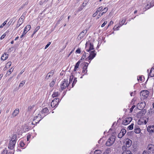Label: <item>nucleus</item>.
Segmentation results:
<instances>
[{
  "instance_id": "3c124183",
  "label": "nucleus",
  "mask_w": 154,
  "mask_h": 154,
  "mask_svg": "<svg viewBox=\"0 0 154 154\" xmlns=\"http://www.w3.org/2000/svg\"><path fill=\"white\" fill-rule=\"evenodd\" d=\"M105 13V12H102L101 14H99L97 16L98 17L97 18H99L100 17L102 16Z\"/></svg>"
},
{
  "instance_id": "9b49d317",
  "label": "nucleus",
  "mask_w": 154,
  "mask_h": 154,
  "mask_svg": "<svg viewBox=\"0 0 154 154\" xmlns=\"http://www.w3.org/2000/svg\"><path fill=\"white\" fill-rule=\"evenodd\" d=\"M132 120V118L131 117L127 118L123 121L122 124L124 125H127L129 124Z\"/></svg>"
},
{
  "instance_id": "aec40b11",
  "label": "nucleus",
  "mask_w": 154,
  "mask_h": 154,
  "mask_svg": "<svg viewBox=\"0 0 154 154\" xmlns=\"http://www.w3.org/2000/svg\"><path fill=\"white\" fill-rule=\"evenodd\" d=\"M8 55L6 53H5L4 54H3L1 57V59L2 60H5L7 59L8 57Z\"/></svg>"
},
{
  "instance_id": "f03ea898",
  "label": "nucleus",
  "mask_w": 154,
  "mask_h": 154,
  "mask_svg": "<svg viewBox=\"0 0 154 154\" xmlns=\"http://www.w3.org/2000/svg\"><path fill=\"white\" fill-rule=\"evenodd\" d=\"M89 56L85 59L86 61H88L89 63H90L91 61L96 56V53H95V51L93 50L90 51Z\"/></svg>"
},
{
  "instance_id": "5fc2aeb1",
  "label": "nucleus",
  "mask_w": 154,
  "mask_h": 154,
  "mask_svg": "<svg viewBox=\"0 0 154 154\" xmlns=\"http://www.w3.org/2000/svg\"><path fill=\"white\" fill-rule=\"evenodd\" d=\"M51 44V42H49L45 46V49H46V48H47Z\"/></svg>"
},
{
  "instance_id": "39448f33",
  "label": "nucleus",
  "mask_w": 154,
  "mask_h": 154,
  "mask_svg": "<svg viewBox=\"0 0 154 154\" xmlns=\"http://www.w3.org/2000/svg\"><path fill=\"white\" fill-rule=\"evenodd\" d=\"M147 152L149 154H154V146L152 144H149L147 147Z\"/></svg>"
},
{
  "instance_id": "79ce46f5",
  "label": "nucleus",
  "mask_w": 154,
  "mask_h": 154,
  "mask_svg": "<svg viewBox=\"0 0 154 154\" xmlns=\"http://www.w3.org/2000/svg\"><path fill=\"white\" fill-rule=\"evenodd\" d=\"M120 26L119 25V26H117L116 25H115L114 28L113 29L115 30H118L119 29V28L120 27Z\"/></svg>"
},
{
  "instance_id": "f257e3e1",
  "label": "nucleus",
  "mask_w": 154,
  "mask_h": 154,
  "mask_svg": "<svg viewBox=\"0 0 154 154\" xmlns=\"http://www.w3.org/2000/svg\"><path fill=\"white\" fill-rule=\"evenodd\" d=\"M132 140L128 139L124 143V145L122 147V150H127V148L129 147L131 145Z\"/></svg>"
},
{
  "instance_id": "052dcab7",
  "label": "nucleus",
  "mask_w": 154,
  "mask_h": 154,
  "mask_svg": "<svg viewBox=\"0 0 154 154\" xmlns=\"http://www.w3.org/2000/svg\"><path fill=\"white\" fill-rule=\"evenodd\" d=\"M98 12L96 11L93 15V17H95L98 14Z\"/></svg>"
},
{
  "instance_id": "864d4df0",
  "label": "nucleus",
  "mask_w": 154,
  "mask_h": 154,
  "mask_svg": "<svg viewBox=\"0 0 154 154\" xmlns=\"http://www.w3.org/2000/svg\"><path fill=\"white\" fill-rule=\"evenodd\" d=\"M32 109V107L31 106H28V111L30 112Z\"/></svg>"
},
{
  "instance_id": "4468645a",
  "label": "nucleus",
  "mask_w": 154,
  "mask_h": 154,
  "mask_svg": "<svg viewBox=\"0 0 154 154\" xmlns=\"http://www.w3.org/2000/svg\"><path fill=\"white\" fill-rule=\"evenodd\" d=\"M19 109H16L12 114L11 117L14 118L19 113Z\"/></svg>"
},
{
  "instance_id": "2eb2a0df",
  "label": "nucleus",
  "mask_w": 154,
  "mask_h": 154,
  "mask_svg": "<svg viewBox=\"0 0 154 154\" xmlns=\"http://www.w3.org/2000/svg\"><path fill=\"white\" fill-rule=\"evenodd\" d=\"M87 32V30L86 29L84 30L79 34L78 36L80 38H81L85 36Z\"/></svg>"
},
{
  "instance_id": "de8ad7c7",
  "label": "nucleus",
  "mask_w": 154,
  "mask_h": 154,
  "mask_svg": "<svg viewBox=\"0 0 154 154\" xmlns=\"http://www.w3.org/2000/svg\"><path fill=\"white\" fill-rule=\"evenodd\" d=\"M107 22L106 21H105L101 25V27H103L107 23Z\"/></svg>"
},
{
  "instance_id": "b1692460",
  "label": "nucleus",
  "mask_w": 154,
  "mask_h": 154,
  "mask_svg": "<svg viewBox=\"0 0 154 154\" xmlns=\"http://www.w3.org/2000/svg\"><path fill=\"white\" fill-rule=\"evenodd\" d=\"M123 152L122 154H132L130 150H123Z\"/></svg>"
},
{
  "instance_id": "e433bc0d",
  "label": "nucleus",
  "mask_w": 154,
  "mask_h": 154,
  "mask_svg": "<svg viewBox=\"0 0 154 154\" xmlns=\"http://www.w3.org/2000/svg\"><path fill=\"white\" fill-rule=\"evenodd\" d=\"M8 19L5 21L0 26V27L1 28H2L6 24L7 21H8Z\"/></svg>"
},
{
  "instance_id": "423d86ee",
  "label": "nucleus",
  "mask_w": 154,
  "mask_h": 154,
  "mask_svg": "<svg viewBox=\"0 0 154 154\" xmlns=\"http://www.w3.org/2000/svg\"><path fill=\"white\" fill-rule=\"evenodd\" d=\"M68 81L65 79H64V80L62 81L61 84V88L62 90H63L66 87L68 86L69 85H68Z\"/></svg>"
},
{
  "instance_id": "c756f323",
  "label": "nucleus",
  "mask_w": 154,
  "mask_h": 154,
  "mask_svg": "<svg viewBox=\"0 0 154 154\" xmlns=\"http://www.w3.org/2000/svg\"><path fill=\"white\" fill-rule=\"evenodd\" d=\"M56 80L54 79L51 82V83H50V86L51 87H53L55 82Z\"/></svg>"
},
{
  "instance_id": "0e129e2a",
  "label": "nucleus",
  "mask_w": 154,
  "mask_h": 154,
  "mask_svg": "<svg viewBox=\"0 0 154 154\" xmlns=\"http://www.w3.org/2000/svg\"><path fill=\"white\" fill-rule=\"evenodd\" d=\"M84 65V66H86V67L87 68L88 67V63H87V62H85L84 64L83 65Z\"/></svg>"
},
{
  "instance_id": "5701e85b",
  "label": "nucleus",
  "mask_w": 154,
  "mask_h": 154,
  "mask_svg": "<svg viewBox=\"0 0 154 154\" xmlns=\"http://www.w3.org/2000/svg\"><path fill=\"white\" fill-rule=\"evenodd\" d=\"M87 68L86 67V66H84L83 68V70L82 71V73H84V74L83 75V76L84 75L87 74Z\"/></svg>"
},
{
  "instance_id": "ea45409f",
  "label": "nucleus",
  "mask_w": 154,
  "mask_h": 154,
  "mask_svg": "<svg viewBox=\"0 0 154 154\" xmlns=\"http://www.w3.org/2000/svg\"><path fill=\"white\" fill-rule=\"evenodd\" d=\"M80 63V61H79L75 64V67L76 68H78L79 67V64Z\"/></svg>"
},
{
  "instance_id": "13d9d810",
  "label": "nucleus",
  "mask_w": 154,
  "mask_h": 154,
  "mask_svg": "<svg viewBox=\"0 0 154 154\" xmlns=\"http://www.w3.org/2000/svg\"><path fill=\"white\" fill-rule=\"evenodd\" d=\"M151 6L150 5H149V4H147L146 6V9H148L150 8L151 7Z\"/></svg>"
},
{
  "instance_id": "4be33fe9",
  "label": "nucleus",
  "mask_w": 154,
  "mask_h": 154,
  "mask_svg": "<svg viewBox=\"0 0 154 154\" xmlns=\"http://www.w3.org/2000/svg\"><path fill=\"white\" fill-rule=\"evenodd\" d=\"M149 75L151 77H153L154 76V68H152L150 70V72L149 74Z\"/></svg>"
},
{
  "instance_id": "cd10ccee",
  "label": "nucleus",
  "mask_w": 154,
  "mask_h": 154,
  "mask_svg": "<svg viewBox=\"0 0 154 154\" xmlns=\"http://www.w3.org/2000/svg\"><path fill=\"white\" fill-rule=\"evenodd\" d=\"M126 18H124L120 22L119 24L120 26H122L124 24Z\"/></svg>"
},
{
  "instance_id": "6e6552de",
  "label": "nucleus",
  "mask_w": 154,
  "mask_h": 154,
  "mask_svg": "<svg viewBox=\"0 0 154 154\" xmlns=\"http://www.w3.org/2000/svg\"><path fill=\"white\" fill-rule=\"evenodd\" d=\"M30 25H27L25 28L23 33L20 36V38H22L25 35L27 32L30 30Z\"/></svg>"
},
{
  "instance_id": "338daca9",
  "label": "nucleus",
  "mask_w": 154,
  "mask_h": 154,
  "mask_svg": "<svg viewBox=\"0 0 154 154\" xmlns=\"http://www.w3.org/2000/svg\"><path fill=\"white\" fill-rule=\"evenodd\" d=\"M84 8V7H83L82 6H80L79 8V11H81Z\"/></svg>"
},
{
  "instance_id": "6ab92c4d",
  "label": "nucleus",
  "mask_w": 154,
  "mask_h": 154,
  "mask_svg": "<svg viewBox=\"0 0 154 154\" xmlns=\"http://www.w3.org/2000/svg\"><path fill=\"white\" fill-rule=\"evenodd\" d=\"M112 150V148H108L106 149L103 154H109Z\"/></svg>"
},
{
  "instance_id": "6e6d98bb",
  "label": "nucleus",
  "mask_w": 154,
  "mask_h": 154,
  "mask_svg": "<svg viewBox=\"0 0 154 154\" xmlns=\"http://www.w3.org/2000/svg\"><path fill=\"white\" fill-rule=\"evenodd\" d=\"M150 5L151 7H152L154 5V2L153 1H151L150 3Z\"/></svg>"
},
{
  "instance_id": "bf43d9fd",
  "label": "nucleus",
  "mask_w": 154,
  "mask_h": 154,
  "mask_svg": "<svg viewBox=\"0 0 154 154\" xmlns=\"http://www.w3.org/2000/svg\"><path fill=\"white\" fill-rule=\"evenodd\" d=\"M135 107V106L133 105L130 109V111L131 112H132L134 108Z\"/></svg>"
},
{
  "instance_id": "a19ab883",
  "label": "nucleus",
  "mask_w": 154,
  "mask_h": 154,
  "mask_svg": "<svg viewBox=\"0 0 154 154\" xmlns=\"http://www.w3.org/2000/svg\"><path fill=\"white\" fill-rule=\"evenodd\" d=\"M8 150L7 149H5L3 150V152H2V154H7Z\"/></svg>"
},
{
  "instance_id": "09e8293b",
  "label": "nucleus",
  "mask_w": 154,
  "mask_h": 154,
  "mask_svg": "<svg viewBox=\"0 0 154 154\" xmlns=\"http://www.w3.org/2000/svg\"><path fill=\"white\" fill-rule=\"evenodd\" d=\"M124 136L123 134L120 133V132L118 134V137L119 138H121L122 137Z\"/></svg>"
},
{
  "instance_id": "9d476101",
  "label": "nucleus",
  "mask_w": 154,
  "mask_h": 154,
  "mask_svg": "<svg viewBox=\"0 0 154 154\" xmlns=\"http://www.w3.org/2000/svg\"><path fill=\"white\" fill-rule=\"evenodd\" d=\"M149 91L147 90H144L140 93V95L143 96L144 98H147L149 95Z\"/></svg>"
},
{
  "instance_id": "a211bd4d",
  "label": "nucleus",
  "mask_w": 154,
  "mask_h": 154,
  "mask_svg": "<svg viewBox=\"0 0 154 154\" xmlns=\"http://www.w3.org/2000/svg\"><path fill=\"white\" fill-rule=\"evenodd\" d=\"M134 131L135 133L137 134H138L140 133V129L138 126L137 125H135Z\"/></svg>"
},
{
  "instance_id": "a18cd8bd",
  "label": "nucleus",
  "mask_w": 154,
  "mask_h": 154,
  "mask_svg": "<svg viewBox=\"0 0 154 154\" xmlns=\"http://www.w3.org/2000/svg\"><path fill=\"white\" fill-rule=\"evenodd\" d=\"M149 112L150 113H151V114H153L154 113V109H150L149 110Z\"/></svg>"
},
{
  "instance_id": "473e14b6",
  "label": "nucleus",
  "mask_w": 154,
  "mask_h": 154,
  "mask_svg": "<svg viewBox=\"0 0 154 154\" xmlns=\"http://www.w3.org/2000/svg\"><path fill=\"white\" fill-rule=\"evenodd\" d=\"M134 124L132 123L130 125H129L128 127V128L130 130H132L133 128Z\"/></svg>"
},
{
  "instance_id": "7ed1b4c3",
  "label": "nucleus",
  "mask_w": 154,
  "mask_h": 154,
  "mask_svg": "<svg viewBox=\"0 0 154 154\" xmlns=\"http://www.w3.org/2000/svg\"><path fill=\"white\" fill-rule=\"evenodd\" d=\"M115 141L114 136H112L109 137L106 143V145L107 146H110L112 145Z\"/></svg>"
},
{
  "instance_id": "37998d69",
  "label": "nucleus",
  "mask_w": 154,
  "mask_h": 154,
  "mask_svg": "<svg viewBox=\"0 0 154 154\" xmlns=\"http://www.w3.org/2000/svg\"><path fill=\"white\" fill-rule=\"evenodd\" d=\"M15 17H14L12 19H11V20H10V21H11V23H13V24L15 22Z\"/></svg>"
},
{
  "instance_id": "a878e982",
  "label": "nucleus",
  "mask_w": 154,
  "mask_h": 154,
  "mask_svg": "<svg viewBox=\"0 0 154 154\" xmlns=\"http://www.w3.org/2000/svg\"><path fill=\"white\" fill-rule=\"evenodd\" d=\"M23 23V22L21 21V20H19L17 23V24L16 26V28H18Z\"/></svg>"
},
{
  "instance_id": "f704fd0d",
  "label": "nucleus",
  "mask_w": 154,
  "mask_h": 154,
  "mask_svg": "<svg viewBox=\"0 0 154 154\" xmlns=\"http://www.w3.org/2000/svg\"><path fill=\"white\" fill-rule=\"evenodd\" d=\"M126 130L125 129H122L121 130L120 133H121L122 134H123V135L124 136V135L126 133Z\"/></svg>"
},
{
  "instance_id": "f8f14e48",
  "label": "nucleus",
  "mask_w": 154,
  "mask_h": 154,
  "mask_svg": "<svg viewBox=\"0 0 154 154\" xmlns=\"http://www.w3.org/2000/svg\"><path fill=\"white\" fill-rule=\"evenodd\" d=\"M145 105L146 103L145 102H141L137 104V108L138 109L141 110L143 109L145 107Z\"/></svg>"
},
{
  "instance_id": "680f3d73",
  "label": "nucleus",
  "mask_w": 154,
  "mask_h": 154,
  "mask_svg": "<svg viewBox=\"0 0 154 154\" xmlns=\"http://www.w3.org/2000/svg\"><path fill=\"white\" fill-rule=\"evenodd\" d=\"M108 10V8H104L103 9V11H104L105 12H105V13Z\"/></svg>"
},
{
  "instance_id": "bb28decb",
  "label": "nucleus",
  "mask_w": 154,
  "mask_h": 154,
  "mask_svg": "<svg viewBox=\"0 0 154 154\" xmlns=\"http://www.w3.org/2000/svg\"><path fill=\"white\" fill-rule=\"evenodd\" d=\"M59 95V93L58 91H54L52 95L53 97H57Z\"/></svg>"
},
{
  "instance_id": "1a4fd4ad",
  "label": "nucleus",
  "mask_w": 154,
  "mask_h": 154,
  "mask_svg": "<svg viewBox=\"0 0 154 154\" xmlns=\"http://www.w3.org/2000/svg\"><path fill=\"white\" fill-rule=\"evenodd\" d=\"M88 43L87 42H86V47H85V49L86 50L87 52H89L90 51H91V50H93L94 49V45L92 43H89V48H88V46L87 45V44Z\"/></svg>"
},
{
  "instance_id": "58836bf2",
  "label": "nucleus",
  "mask_w": 154,
  "mask_h": 154,
  "mask_svg": "<svg viewBox=\"0 0 154 154\" xmlns=\"http://www.w3.org/2000/svg\"><path fill=\"white\" fill-rule=\"evenodd\" d=\"M39 28H40V26H37V27H36L34 31V32L33 33V35L35 34L36 33V32L38 31V30L39 29Z\"/></svg>"
},
{
  "instance_id": "ddd939ff",
  "label": "nucleus",
  "mask_w": 154,
  "mask_h": 154,
  "mask_svg": "<svg viewBox=\"0 0 154 154\" xmlns=\"http://www.w3.org/2000/svg\"><path fill=\"white\" fill-rule=\"evenodd\" d=\"M16 143H14L10 141L9 144L8 146V148L11 150H13L14 148Z\"/></svg>"
},
{
  "instance_id": "c9c22d12",
  "label": "nucleus",
  "mask_w": 154,
  "mask_h": 154,
  "mask_svg": "<svg viewBox=\"0 0 154 154\" xmlns=\"http://www.w3.org/2000/svg\"><path fill=\"white\" fill-rule=\"evenodd\" d=\"M84 53L83 54V56L82 57H81V60H82L83 59H84L86 57V54L87 53H85V51H84Z\"/></svg>"
},
{
  "instance_id": "393cba45",
  "label": "nucleus",
  "mask_w": 154,
  "mask_h": 154,
  "mask_svg": "<svg viewBox=\"0 0 154 154\" xmlns=\"http://www.w3.org/2000/svg\"><path fill=\"white\" fill-rule=\"evenodd\" d=\"M16 49L14 46L12 47L9 48L8 50V52H11L13 51H16Z\"/></svg>"
},
{
  "instance_id": "c85d7f7f",
  "label": "nucleus",
  "mask_w": 154,
  "mask_h": 154,
  "mask_svg": "<svg viewBox=\"0 0 154 154\" xmlns=\"http://www.w3.org/2000/svg\"><path fill=\"white\" fill-rule=\"evenodd\" d=\"M146 112V110L145 109H143L142 110L140 111L139 112V114H140L142 116L144 115Z\"/></svg>"
},
{
  "instance_id": "49530a36",
  "label": "nucleus",
  "mask_w": 154,
  "mask_h": 154,
  "mask_svg": "<svg viewBox=\"0 0 154 154\" xmlns=\"http://www.w3.org/2000/svg\"><path fill=\"white\" fill-rule=\"evenodd\" d=\"M138 125H141L143 124V122L141 121L140 120H139L138 121Z\"/></svg>"
},
{
  "instance_id": "f3484780",
  "label": "nucleus",
  "mask_w": 154,
  "mask_h": 154,
  "mask_svg": "<svg viewBox=\"0 0 154 154\" xmlns=\"http://www.w3.org/2000/svg\"><path fill=\"white\" fill-rule=\"evenodd\" d=\"M53 74L54 71L53 70H51L47 74L45 77V79L48 80L50 77L53 76Z\"/></svg>"
},
{
  "instance_id": "dca6fc26",
  "label": "nucleus",
  "mask_w": 154,
  "mask_h": 154,
  "mask_svg": "<svg viewBox=\"0 0 154 154\" xmlns=\"http://www.w3.org/2000/svg\"><path fill=\"white\" fill-rule=\"evenodd\" d=\"M147 130L150 133L154 132V125L148 126L147 128Z\"/></svg>"
},
{
  "instance_id": "4c0bfd02",
  "label": "nucleus",
  "mask_w": 154,
  "mask_h": 154,
  "mask_svg": "<svg viewBox=\"0 0 154 154\" xmlns=\"http://www.w3.org/2000/svg\"><path fill=\"white\" fill-rule=\"evenodd\" d=\"M11 62L10 61L8 62L6 65V67H7V68H9L10 66L11 65Z\"/></svg>"
},
{
  "instance_id": "8fccbe9b",
  "label": "nucleus",
  "mask_w": 154,
  "mask_h": 154,
  "mask_svg": "<svg viewBox=\"0 0 154 154\" xmlns=\"http://www.w3.org/2000/svg\"><path fill=\"white\" fill-rule=\"evenodd\" d=\"M20 145L21 147H23L24 146L25 144L23 142H21L20 143Z\"/></svg>"
},
{
  "instance_id": "20e7f679",
  "label": "nucleus",
  "mask_w": 154,
  "mask_h": 154,
  "mask_svg": "<svg viewBox=\"0 0 154 154\" xmlns=\"http://www.w3.org/2000/svg\"><path fill=\"white\" fill-rule=\"evenodd\" d=\"M49 112V110L47 108L45 107L42 110L41 114H38V116H40V118L41 119L43 118L46 115L48 114Z\"/></svg>"
},
{
  "instance_id": "e2e57ef3",
  "label": "nucleus",
  "mask_w": 154,
  "mask_h": 154,
  "mask_svg": "<svg viewBox=\"0 0 154 154\" xmlns=\"http://www.w3.org/2000/svg\"><path fill=\"white\" fill-rule=\"evenodd\" d=\"M11 69H12V68H11V69H10L9 70H8V71L7 73H9V74H11V72L13 71V69L11 70Z\"/></svg>"
},
{
  "instance_id": "7c9ffc66",
  "label": "nucleus",
  "mask_w": 154,
  "mask_h": 154,
  "mask_svg": "<svg viewBox=\"0 0 154 154\" xmlns=\"http://www.w3.org/2000/svg\"><path fill=\"white\" fill-rule=\"evenodd\" d=\"M102 153V151L100 150H96L94 152V154H100Z\"/></svg>"
},
{
  "instance_id": "4d7b16f0",
  "label": "nucleus",
  "mask_w": 154,
  "mask_h": 154,
  "mask_svg": "<svg viewBox=\"0 0 154 154\" xmlns=\"http://www.w3.org/2000/svg\"><path fill=\"white\" fill-rule=\"evenodd\" d=\"M75 52L80 54L81 53L80 49L79 48H78L76 50Z\"/></svg>"
},
{
  "instance_id": "2f4dec72",
  "label": "nucleus",
  "mask_w": 154,
  "mask_h": 154,
  "mask_svg": "<svg viewBox=\"0 0 154 154\" xmlns=\"http://www.w3.org/2000/svg\"><path fill=\"white\" fill-rule=\"evenodd\" d=\"M77 78H75L74 79L73 81L72 82V87H73L74 86L75 84L77 82V80H76Z\"/></svg>"
},
{
  "instance_id": "0eeeda50",
  "label": "nucleus",
  "mask_w": 154,
  "mask_h": 154,
  "mask_svg": "<svg viewBox=\"0 0 154 154\" xmlns=\"http://www.w3.org/2000/svg\"><path fill=\"white\" fill-rule=\"evenodd\" d=\"M59 101V99L58 98H56L54 99L51 102V107L53 108L54 107L58 105Z\"/></svg>"
},
{
  "instance_id": "603ef678",
  "label": "nucleus",
  "mask_w": 154,
  "mask_h": 154,
  "mask_svg": "<svg viewBox=\"0 0 154 154\" xmlns=\"http://www.w3.org/2000/svg\"><path fill=\"white\" fill-rule=\"evenodd\" d=\"M6 36V34L5 33H4L3 34V35L1 36V37L0 38V39L1 40H2L3 39L5 36Z\"/></svg>"
},
{
  "instance_id": "c03bdc74",
  "label": "nucleus",
  "mask_w": 154,
  "mask_h": 154,
  "mask_svg": "<svg viewBox=\"0 0 154 154\" xmlns=\"http://www.w3.org/2000/svg\"><path fill=\"white\" fill-rule=\"evenodd\" d=\"M102 9L103 7L102 6H101L97 9V11L98 12H99L100 11H101L102 10Z\"/></svg>"
},
{
  "instance_id": "412c9836",
  "label": "nucleus",
  "mask_w": 154,
  "mask_h": 154,
  "mask_svg": "<svg viewBox=\"0 0 154 154\" xmlns=\"http://www.w3.org/2000/svg\"><path fill=\"white\" fill-rule=\"evenodd\" d=\"M17 135L16 134L14 135L11 139V140L10 141L11 142H14V143L16 142L17 141Z\"/></svg>"
},
{
  "instance_id": "72a5a7b5",
  "label": "nucleus",
  "mask_w": 154,
  "mask_h": 154,
  "mask_svg": "<svg viewBox=\"0 0 154 154\" xmlns=\"http://www.w3.org/2000/svg\"><path fill=\"white\" fill-rule=\"evenodd\" d=\"M25 80L22 81L21 82L20 84L19 87H22L23 86L24 84H25Z\"/></svg>"
},
{
  "instance_id": "774afa93",
  "label": "nucleus",
  "mask_w": 154,
  "mask_h": 154,
  "mask_svg": "<svg viewBox=\"0 0 154 154\" xmlns=\"http://www.w3.org/2000/svg\"><path fill=\"white\" fill-rule=\"evenodd\" d=\"M14 150L13 151L9 152L8 153H7V154H14Z\"/></svg>"
},
{
  "instance_id": "69168bd1",
  "label": "nucleus",
  "mask_w": 154,
  "mask_h": 154,
  "mask_svg": "<svg viewBox=\"0 0 154 154\" xmlns=\"http://www.w3.org/2000/svg\"><path fill=\"white\" fill-rule=\"evenodd\" d=\"M113 22L112 21H110L108 27L109 26H111V25H112L113 24Z\"/></svg>"
}]
</instances>
